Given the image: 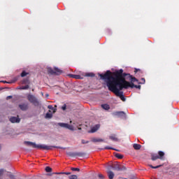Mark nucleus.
Returning a JSON list of instances; mask_svg holds the SVG:
<instances>
[{
    "label": "nucleus",
    "instance_id": "7",
    "mask_svg": "<svg viewBox=\"0 0 179 179\" xmlns=\"http://www.w3.org/2000/svg\"><path fill=\"white\" fill-rule=\"evenodd\" d=\"M114 117H120L121 118H127V114L124 111H116L113 113Z\"/></svg>",
    "mask_w": 179,
    "mask_h": 179
},
{
    "label": "nucleus",
    "instance_id": "9",
    "mask_svg": "<svg viewBox=\"0 0 179 179\" xmlns=\"http://www.w3.org/2000/svg\"><path fill=\"white\" fill-rule=\"evenodd\" d=\"M58 125L62 128H66V129H70L71 131L73 129V127H72V126L69 125L68 123H58Z\"/></svg>",
    "mask_w": 179,
    "mask_h": 179
},
{
    "label": "nucleus",
    "instance_id": "24",
    "mask_svg": "<svg viewBox=\"0 0 179 179\" xmlns=\"http://www.w3.org/2000/svg\"><path fill=\"white\" fill-rule=\"evenodd\" d=\"M85 76H87L89 78H94L95 74L93 73H87Z\"/></svg>",
    "mask_w": 179,
    "mask_h": 179
},
{
    "label": "nucleus",
    "instance_id": "4",
    "mask_svg": "<svg viewBox=\"0 0 179 179\" xmlns=\"http://www.w3.org/2000/svg\"><path fill=\"white\" fill-rule=\"evenodd\" d=\"M157 159L164 160V152L163 151H159L158 155L157 154H153L151 155V160L153 162H155V160H157Z\"/></svg>",
    "mask_w": 179,
    "mask_h": 179
},
{
    "label": "nucleus",
    "instance_id": "20",
    "mask_svg": "<svg viewBox=\"0 0 179 179\" xmlns=\"http://www.w3.org/2000/svg\"><path fill=\"white\" fill-rule=\"evenodd\" d=\"M22 85H30V80H29V78H25L22 80Z\"/></svg>",
    "mask_w": 179,
    "mask_h": 179
},
{
    "label": "nucleus",
    "instance_id": "13",
    "mask_svg": "<svg viewBox=\"0 0 179 179\" xmlns=\"http://www.w3.org/2000/svg\"><path fill=\"white\" fill-rule=\"evenodd\" d=\"M109 139L111 141H113V142H118V138H117V135L115 134H112L109 136Z\"/></svg>",
    "mask_w": 179,
    "mask_h": 179
},
{
    "label": "nucleus",
    "instance_id": "29",
    "mask_svg": "<svg viewBox=\"0 0 179 179\" xmlns=\"http://www.w3.org/2000/svg\"><path fill=\"white\" fill-rule=\"evenodd\" d=\"M69 179H78V176L76 175H71L69 177Z\"/></svg>",
    "mask_w": 179,
    "mask_h": 179
},
{
    "label": "nucleus",
    "instance_id": "42",
    "mask_svg": "<svg viewBox=\"0 0 179 179\" xmlns=\"http://www.w3.org/2000/svg\"><path fill=\"white\" fill-rule=\"evenodd\" d=\"M99 178H104V176H103V175H101V174H99Z\"/></svg>",
    "mask_w": 179,
    "mask_h": 179
},
{
    "label": "nucleus",
    "instance_id": "15",
    "mask_svg": "<svg viewBox=\"0 0 179 179\" xmlns=\"http://www.w3.org/2000/svg\"><path fill=\"white\" fill-rule=\"evenodd\" d=\"M101 108H103V110H110V105L105 103V104H101Z\"/></svg>",
    "mask_w": 179,
    "mask_h": 179
},
{
    "label": "nucleus",
    "instance_id": "12",
    "mask_svg": "<svg viewBox=\"0 0 179 179\" xmlns=\"http://www.w3.org/2000/svg\"><path fill=\"white\" fill-rule=\"evenodd\" d=\"M113 170H116L117 171H121V165L118 164H115L113 166H111Z\"/></svg>",
    "mask_w": 179,
    "mask_h": 179
},
{
    "label": "nucleus",
    "instance_id": "35",
    "mask_svg": "<svg viewBox=\"0 0 179 179\" xmlns=\"http://www.w3.org/2000/svg\"><path fill=\"white\" fill-rule=\"evenodd\" d=\"M57 174H66V176L71 175V172L57 173Z\"/></svg>",
    "mask_w": 179,
    "mask_h": 179
},
{
    "label": "nucleus",
    "instance_id": "33",
    "mask_svg": "<svg viewBox=\"0 0 179 179\" xmlns=\"http://www.w3.org/2000/svg\"><path fill=\"white\" fill-rule=\"evenodd\" d=\"M71 170H72V171H80L79 168H71Z\"/></svg>",
    "mask_w": 179,
    "mask_h": 179
},
{
    "label": "nucleus",
    "instance_id": "14",
    "mask_svg": "<svg viewBox=\"0 0 179 179\" xmlns=\"http://www.w3.org/2000/svg\"><path fill=\"white\" fill-rule=\"evenodd\" d=\"M92 142H94V143H96L97 142H104V140L103 138H92Z\"/></svg>",
    "mask_w": 179,
    "mask_h": 179
},
{
    "label": "nucleus",
    "instance_id": "47",
    "mask_svg": "<svg viewBox=\"0 0 179 179\" xmlns=\"http://www.w3.org/2000/svg\"><path fill=\"white\" fill-rule=\"evenodd\" d=\"M0 150H1V146H0Z\"/></svg>",
    "mask_w": 179,
    "mask_h": 179
},
{
    "label": "nucleus",
    "instance_id": "25",
    "mask_svg": "<svg viewBox=\"0 0 179 179\" xmlns=\"http://www.w3.org/2000/svg\"><path fill=\"white\" fill-rule=\"evenodd\" d=\"M29 87H30V86H29V85H26L24 86H22L20 87L21 90H27V89H29Z\"/></svg>",
    "mask_w": 179,
    "mask_h": 179
},
{
    "label": "nucleus",
    "instance_id": "40",
    "mask_svg": "<svg viewBox=\"0 0 179 179\" xmlns=\"http://www.w3.org/2000/svg\"><path fill=\"white\" fill-rule=\"evenodd\" d=\"M124 170H127V167H125V166L121 165V171H122Z\"/></svg>",
    "mask_w": 179,
    "mask_h": 179
},
{
    "label": "nucleus",
    "instance_id": "26",
    "mask_svg": "<svg viewBox=\"0 0 179 179\" xmlns=\"http://www.w3.org/2000/svg\"><path fill=\"white\" fill-rule=\"evenodd\" d=\"M45 170L46 173H51V171H52V169L50 166H46Z\"/></svg>",
    "mask_w": 179,
    "mask_h": 179
},
{
    "label": "nucleus",
    "instance_id": "43",
    "mask_svg": "<svg viewBox=\"0 0 179 179\" xmlns=\"http://www.w3.org/2000/svg\"><path fill=\"white\" fill-rule=\"evenodd\" d=\"M12 97H13L12 96H8L6 99L7 100H9V99H12Z\"/></svg>",
    "mask_w": 179,
    "mask_h": 179
},
{
    "label": "nucleus",
    "instance_id": "10",
    "mask_svg": "<svg viewBox=\"0 0 179 179\" xmlns=\"http://www.w3.org/2000/svg\"><path fill=\"white\" fill-rule=\"evenodd\" d=\"M10 122H12V124H19L20 122V118L17 117H11L9 119Z\"/></svg>",
    "mask_w": 179,
    "mask_h": 179
},
{
    "label": "nucleus",
    "instance_id": "39",
    "mask_svg": "<svg viewBox=\"0 0 179 179\" xmlns=\"http://www.w3.org/2000/svg\"><path fill=\"white\" fill-rule=\"evenodd\" d=\"M120 99L122 100V101H125L126 100L125 96L124 95L122 96H120Z\"/></svg>",
    "mask_w": 179,
    "mask_h": 179
},
{
    "label": "nucleus",
    "instance_id": "17",
    "mask_svg": "<svg viewBox=\"0 0 179 179\" xmlns=\"http://www.w3.org/2000/svg\"><path fill=\"white\" fill-rule=\"evenodd\" d=\"M108 176L109 179H113L114 178V172L109 171H108Z\"/></svg>",
    "mask_w": 179,
    "mask_h": 179
},
{
    "label": "nucleus",
    "instance_id": "31",
    "mask_svg": "<svg viewBox=\"0 0 179 179\" xmlns=\"http://www.w3.org/2000/svg\"><path fill=\"white\" fill-rule=\"evenodd\" d=\"M162 166L163 165H158L156 166H153V165H149V166L151 167V169H159V167H162Z\"/></svg>",
    "mask_w": 179,
    "mask_h": 179
},
{
    "label": "nucleus",
    "instance_id": "34",
    "mask_svg": "<svg viewBox=\"0 0 179 179\" xmlns=\"http://www.w3.org/2000/svg\"><path fill=\"white\" fill-rule=\"evenodd\" d=\"M141 82L140 83L141 85H145L146 80H145V78H141Z\"/></svg>",
    "mask_w": 179,
    "mask_h": 179
},
{
    "label": "nucleus",
    "instance_id": "44",
    "mask_svg": "<svg viewBox=\"0 0 179 179\" xmlns=\"http://www.w3.org/2000/svg\"><path fill=\"white\" fill-rule=\"evenodd\" d=\"M2 83H9L8 81H0Z\"/></svg>",
    "mask_w": 179,
    "mask_h": 179
},
{
    "label": "nucleus",
    "instance_id": "11",
    "mask_svg": "<svg viewBox=\"0 0 179 179\" xmlns=\"http://www.w3.org/2000/svg\"><path fill=\"white\" fill-rule=\"evenodd\" d=\"M19 107L22 111H27L29 110V104L27 103H21L19 105Z\"/></svg>",
    "mask_w": 179,
    "mask_h": 179
},
{
    "label": "nucleus",
    "instance_id": "5",
    "mask_svg": "<svg viewBox=\"0 0 179 179\" xmlns=\"http://www.w3.org/2000/svg\"><path fill=\"white\" fill-rule=\"evenodd\" d=\"M27 99H28L30 103H31L32 104H34V106H35L36 107H38V106H40V102H38V100H37L36 99V96H34L31 94H29L27 96Z\"/></svg>",
    "mask_w": 179,
    "mask_h": 179
},
{
    "label": "nucleus",
    "instance_id": "41",
    "mask_svg": "<svg viewBox=\"0 0 179 179\" xmlns=\"http://www.w3.org/2000/svg\"><path fill=\"white\" fill-rule=\"evenodd\" d=\"M8 177H10V178H11V179H15V176H13V175H12V174H10V175L8 176Z\"/></svg>",
    "mask_w": 179,
    "mask_h": 179
},
{
    "label": "nucleus",
    "instance_id": "38",
    "mask_svg": "<svg viewBox=\"0 0 179 179\" xmlns=\"http://www.w3.org/2000/svg\"><path fill=\"white\" fill-rule=\"evenodd\" d=\"M62 110H63V111H65V110H66V104H64V105L62 106Z\"/></svg>",
    "mask_w": 179,
    "mask_h": 179
},
{
    "label": "nucleus",
    "instance_id": "21",
    "mask_svg": "<svg viewBox=\"0 0 179 179\" xmlns=\"http://www.w3.org/2000/svg\"><path fill=\"white\" fill-rule=\"evenodd\" d=\"M114 155H115V157H117V159H123L124 158V155H122L120 153L115 152Z\"/></svg>",
    "mask_w": 179,
    "mask_h": 179
},
{
    "label": "nucleus",
    "instance_id": "1",
    "mask_svg": "<svg viewBox=\"0 0 179 179\" xmlns=\"http://www.w3.org/2000/svg\"><path fill=\"white\" fill-rule=\"evenodd\" d=\"M103 79H112L113 80L116 81L119 85H120L121 87L127 88V83H129V82L127 80H131L132 76L129 73H124V70L120 69V70H116L114 72H111V71L108 70L106 72L103 74Z\"/></svg>",
    "mask_w": 179,
    "mask_h": 179
},
{
    "label": "nucleus",
    "instance_id": "2",
    "mask_svg": "<svg viewBox=\"0 0 179 179\" xmlns=\"http://www.w3.org/2000/svg\"><path fill=\"white\" fill-rule=\"evenodd\" d=\"M99 76H100L102 80H104V82H106V86L108 88V90H110V92L115 93L117 97H121L122 96L124 95V92H120V90L125 89V87H122L120 84L110 78H103V76H104V75L103 74L99 73Z\"/></svg>",
    "mask_w": 179,
    "mask_h": 179
},
{
    "label": "nucleus",
    "instance_id": "18",
    "mask_svg": "<svg viewBox=\"0 0 179 179\" xmlns=\"http://www.w3.org/2000/svg\"><path fill=\"white\" fill-rule=\"evenodd\" d=\"M69 76L73 79H81V77L80 75L70 74Z\"/></svg>",
    "mask_w": 179,
    "mask_h": 179
},
{
    "label": "nucleus",
    "instance_id": "37",
    "mask_svg": "<svg viewBox=\"0 0 179 179\" xmlns=\"http://www.w3.org/2000/svg\"><path fill=\"white\" fill-rule=\"evenodd\" d=\"M81 143H83V145H85L86 143H89V141H85V140H81Z\"/></svg>",
    "mask_w": 179,
    "mask_h": 179
},
{
    "label": "nucleus",
    "instance_id": "6",
    "mask_svg": "<svg viewBox=\"0 0 179 179\" xmlns=\"http://www.w3.org/2000/svg\"><path fill=\"white\" fill-rule=\"evenodd\" d=\"M67 155L70 157H76V156H78V157H83V156H86V153H85V152H67Z\"/></svg>",
    "mask_w": 179,
    "mask_h": 179
},
{
    "label": "nucleus",
    "instance_id": "30",
    "mask_svg": "<svg viewBox=\"0 0 179 179\" xmlns=\"http://www.w3.org/2000/svg\"><path fill=\"white\" fill-rule=\"evenodd\" d=\"M27 73L26 72V71H22V73H21V77L22 78H24V76H27Z\"/></svg>",
    "mask_w": 179,
    "mask_h": 179
},
{
    "label": "nucleus",
    "instance_id": "36",
    "mask_svg": "<svg viewBox=\"0 0 179 179\" xmlns=\"http://www.w3.org/2000/svg\"><path fill=\"white\" fill-rule=\"evenodd\" d=\"M96 131H97V128L96 127H92V129H91V132L92 134L96 132Z\"/></svg>",
    "mask_w": 179,
    "mask_h": 179
},
{
    "label": "nucleus",
    "instance_id": "27",
    "mask_svg": "<svg viewBox=\"0 0 179 179\" xmlns=\"http://www.w3.org/2000/svg\"><path fill=\"white\" fill-rule=\"evenodd\" d=\"M45 118H52V114L50 113H47L45 114Z\"/></svg>",
    "mask_w": 179,
    "mask_h": 179
},
{
    "label": "nucleus",
    "instance_id": "8",
    "mask_svg": "<svg viewBox=\"0 0 179 179\" xmlns=\"http://www.w3.org/2000/svg\"><path fill=\"white\" fill-rule=\"evenodd\" d=\"M125 85V89H128L129 87H131V89H134V87H135L136 89H139L141 90V85H136L134 83H126Z\"/></svg>",
    "mask_w": 179,
    "mask_h": 179
},
{
    "label": "nucleus",
    "instance_id": "23",
    "mask_svg": "<svg viewBox=\"0 0 179 179\" xmlns=\"http://www.w3.org/2000/svg\"><path fill=\"white\" fill-rule=\"evenodd\" d=\"M130 83H135V82H138V80L136 79V78L134 77L131 76V78H130Z\"/></svg>",
    "mask_w": 179,
    "mask_h": 179
},
{
    "label": "nucleus",
    "instance_id": "32",
    "mask_svg": "<svg viewBox=\"0 0 179 179\" xmlns=\"http://www.w3.org/2000/svg\"><path fill=\"white\" fill-rule=\"evenodd\" d=\"M48 108H49V110H52L53 112L55 113V109H54V107L52 105H49Z\"/></svg>",
    "mask_w": 179,
    "mask_h": 179
},
{
    "label": "nucleus",
    "instance_id": "19",
    "mask_svg": "<svg viewBox=\"0 0 179 179\" xmlns=\"http://www.w3.org/2000/svg\"><path fill=\"white\" fill-rule=\"evenodd\" d=\"M62 73V71H61L59 69L55 67V75H61Z\"/></svg>",
    "mask_w": 179,
    "mask_h": 179
},
{
    "label": "nucleus",
    "instance_id": "3",
    "mask_svg": "<svg viewBox=\"0 0 179 179\" xmlns=\"http://www.w3.org/2000/svg\"><path fill=\"white\" fill-rule=\"evenodd\" d=\"M24 145H27V146H31V148L35 149H43V150H51L52 148L55 149H65V148L55 145H37L36 143H33L31 141H24Z\"/></svg>",
    "mask_w": 179,
    "mask_h": 179
},
{
    "label": "nucleus",
    "instance_id": "22",
    "mask_svg": "<svg viewBox=\"0 0 179 179\" xmlns=\"http://www.w3.org/2000/svg\"><path fill=\"white\" fill-rule=\"evenodd\" d=\"M48 73H50V75H55V70L51 68H48Z\"/></svg>",
    "mask_w": 179,
    "mask_h": 179
},
{
    "label": "nucleus",
    "instance_id": "45",
    "mask_svg": "<svg viewBox=\"0 0 179 179\" xmlns=\"http://www.w3.org/2000/svg\"><path fill=\"white\" fill-rule=\"evenodd\" d=\"M134 72H135V73H136V72H138V69H136V70L134 71Z\"/></svg>",
    "mask_w": 179,
    "mask_h": 179
},
{
    "label": "nucleus",
    "instance_id": "16",
    "mask_svg": "<svg viewBox=\"0 0 179 179\" xmlns=\"http://www.w3.org/2000/svg\"><path fill=\"white\" fill-rule=\"evenodd\" d=\"M133 148H134V149H135V150H139L141 149V148H142V145H141L140 144H138V143H134L133 145Z\"/></svg>",
    "mask_w": 179,
    "mask_h": 179
},
{
    "label": "nucleus",
    "instance_id": "46",
    "mask_svg": "<svg viewBox=\"0 0 179 179\" xmlns=\"http://www.w3.org/2000/svg\"><path fill=\"white\" fill-rule=\"evenodd\" d=\"M46 96L48 97V94H46Z\"/></svg>",
    "mask_w": 179,
    "mask_h": 179
},
{
    "label": "nucleus",
    "instance_id": "28",
    "mask_svg": "<svg viewBox=\"0 0 179 179\" xmlns=\"http://www.w3.org/2000/svg\"><path fill=\"white\" fill-rule=\"evenodd\" d=\"M104 149H105L106 150H117V151L118 152V150H116V149L113 148H111V147H105Z\"/></svg>",
    "mask_w": 179,
    "mask_h": 179
}]
</instances>
